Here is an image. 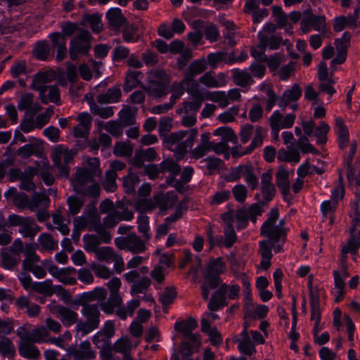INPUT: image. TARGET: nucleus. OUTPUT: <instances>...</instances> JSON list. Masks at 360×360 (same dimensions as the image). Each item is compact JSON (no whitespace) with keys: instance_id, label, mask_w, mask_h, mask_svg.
<instances>
[{"instance_id":"5701e85b","label":"nucleus","mask_w":360,"mask_h":360,"mask_svg":"<svg viewBox=\"0 0 360 360\" xmlns=\"http://www.w3.org/2000/svg\"><path fill=\"white\" fill-rule=\"evenodd\" d=\"M78 124L73 128V135L75 138L86 139L89 134L92 119L86 112H82L77 117Z\"/></svg>"},{"instance_id":"f8f14e48","label":"nucleus","mask_w":360,"mask_h":360,"mask_svg":"<svg viewBox=\"0 0 360 360\" xmlns=\"http://www.w3.org/2000/svg\"><path fill=\"white\" fill-rule=\"evenodd\" d=\"M226 271V264L222 257L212 258L206 266L205 278L209 282L212 288H217L221 283L220 274Z\"/></svg>"},{"instance_id":"423d86ee","label":"nucleus","mask_w":360,"mask_h":360,"mask_svg":"<svg viewBox=\"0 0 360 360\" xmlns=\"http://www.w3.org/2000/svg\"><path fill=\"white\" fill-rule=\"evenodd\" d=\"M262 213V207L257 203H254L247 209L229 211L222 214L221 216H227L231 221V225L233 226L236 222V229L241 230L247 227L249 219L255 223L257 217L261 216Z\"/></svg>"},{"instance_id":"4c0bfd02","label":"nucleus","mask_w":360,"mask_h":360,"mask_svg":"<svg viewBox=\"0 0 360 360\" xmlns=\"http://www.w3.org/2000/svg\"><path fill=\"white\" fill-rule=\"evenodd\" d=\"M266 134V130L261 126H256L255 128L254 136L251 144L239 154V156L252 153L255 148H259L263 144V139Z\"/></svg>"},{"instance_id":"f03ea898","label":"nucleus","mask_w":360,"mask_h":360,"mask_svg":"<svg viewBox=\"0 0 360 360\" xmlns=\"http://www.w3.org/2000/svg\"><path fill=\"white\" fill-rule=\"evenodd\" d=\"M206 68L207 62L205 59L194 60L188 66V71L184 77V82H191L193 84L188 88V94L198 100L190 103V108L195 110L200 108L204 96L202 88L194 77L204 72Z\"/></svg>"},{"instance_id":"dca6fc26","label":"nucleus","mask_w":360,"mask_h":360,"mask_svg":"<svg viewBox=\"0 0 360 360\" xmlns=\"http://www.w3.org/2000/svg\"><path fill=\"white\" fill-rule=\"evenodd\" d=\"M91 36L89 32L82 31L75 37L70 45V56L72 60L88 53L91 48Z\"/></svg>"},{"instance_id":"412c9836","label":"nucleus","mask_w":360,"mask_h":360,"mask_svg":"<svg viewBox=\"0 0 360 360\" xmlns=\"http://www.w3.org/2000/svg\"><path fill=\"white\" fill-rule=\"evenodd\" d=\"M25 174H28L30 177H33L34 175L41 176L47 186H51L54 182V178L50 174V165L45 160L37 162L34 167L27 168Z\"/></svg>"},{"instance_id":"de8ad7c7","label":"nucleus","mask_w":360,"mask_h":360,"mask_svg":"<svg viewBox=\"0 0 360 360\" xmlns=\"http://www.w3.org/2000/svg\"><path fill=\"white\" fill-rule=\"evenodd\" d=\"M139 232L146 241L151 238V232L149 225V217L144 214H140L136 220Z\"/></svg>"},{"instance_id":"052dcab7","label":"nucleus","mask_w":360,"mask_h":360,"mask_svg":"<svg viewBox=\"0 0 360 360\" xmlns=\"http://www.w3.org/2000/svg\"><path fill=\"white\" fill-rule=\"evenodd\" d=\"M139 176L130 169L128 175L123 178V186L127 193H132L136 186L139 184Z\"/></svg>"},{"instance_id":"393cba45","label":"nucleus","mask_w":360,"mask_h":360,"mask_svg":"<svg viewBox=\"0 0 360 360\" xmlns=\"http://www.w3.org/2000/svg\"><path fill=\"white\" fill-rule=\"evenodd\" d=\"M227 81L224 73H219L215 75L213 72H207L199 78L198 83L202 84L207 88H219L226 85Z\"/></svg>"},{"instance_id":"aec40b11","label":"nucleus","mask_w":360,"mask_h":360,"mask_svg":"<svg viewBox=\"0 0 360 360\" xmlns=\"http://www.w3.org/2000/svg\"><path fill=\"white\" fill-rule=\"evenodd\" d=\"M295 117L294 113L283 115L278 110H275L269 117L271 129L281 130L282 129L291 128L295 123Z\"/></svg>"},{"instance_id":"13d9d810","label":"nucleus","mask_w":360,"mask_h":360,"mask_svg":"<svg viewBox=\"0 0 360 360\" xmlns=\"http://www.w3.org/2000/svg\"><path fill=\"white\" fill-rule=\"evenodd\" d=\"M119 118L124 126H130L134 124L135 113L130 107L125 106L120 111Z\"/></svg>"},{"instance_id":"f3484780","label":"nucleus","mask_w":360,"mask_h":360,"mask_svg":"<svg viewBox=\"0 0 360 360\" xmlns=\"http://www.w3.org/2000/svg\"><path fill=\"white\" fill-rule=\"evenodd\" d=\"M48 271L53 278L64 285H73L77 283V270L73 267L60 269L56 265H51Z\"/></svg>"},{"instance_id":"473e14b6","label":"nucleus","mask_w":360,"mask_h":360,"mask_svg":"<svg viewBox=\"0 0 360 360\" xmlns=\"http://www.w3.org/2000/svg\"><path fill=\"white\" fill-rule=\"evenodd\" d=\"M108 25L112 30H118L126 21L125 18L122 13V11L118 8H110L106 13Z\"/></svg>"},{"instance_id":"a18cd8bd","label":"nucleus","mask_w":360,"mask_h":360,"mask_svg":"<svg viewBox=\"0 0 360 360\" xmlns=\"http://www.w3.org/2000/svg\"><path fill=\"white\" fill-rule=\"evenodd\" d=\"M121 96V90L119 86H113L105 94L98 95L97 101L100 103H117Z\"/></svg>"},{"instance_id":"8fccbe9b","label":"nucleus","mask_w":360,"mask_h":360,"mask_svg":"<svg viewBox=\"0 0 360 360\" xmlns=\"http://www.w3.org/2000/svg\"><path fill=\"white\" fill-rule=\"evenodd\" d=\"M134 146L129 141H120L115 143L113 153L118 157L131 156Z\"/></svg>"},{"instance_id":"e433bc0d","label":"nucleus","mask_w":360,"mask_h":360,"mask_svg":"<svg viewBox=\"0 0 360 360\" xmlns=\"http://www.w3.org/2000/svg\"><path fill=\"white\" fill-rule=\"evenodd\" d=\"M228 285L225 283L221 284L218 290L212 297L208 308L211 311H217L219 307H222L225 302V294L227 293Z\"/></svg>"},{"instance_id":"4468645a","label":"nucleus","mask_w":360,"mask_h":360,"mask_svg":"<svg viewBox=\"0 0 360 360\" xmlns=\"http://www.w3.org/2000/svg\"><path fill=\"white\" fill-rule=\"evenodd\" d=\"M144 238H141L135 233L126 237H118L115 239V243L120 250L131 252L134 254L143 252L146 250Z\"/></svg>"},{"instance_id":"58836bf2","label":"nucleus","mask_w":360,"mask_h":360,"mask_svg":"<svg viewBox=\"0 0 360 360\" xmlns=\"http://www.w3.org/2000/svg\"><path fill=\"white\" fill-rule=\"evenodd\" d=\"M197 327V321L191 317L184 320H177L174 324V329L182 333L184 338L193 333Z\"/></svg>"},{"instance_id":"5fc2aeb1","label":"nucleus","mask_w":360,"mask_h":360,"mask_svg":"<svg viewBox=\"0 0 360 360\" xmlns=\"http://www.w3.org/2000/svg\"><path fill=\"white\" fill-rule=\"evenodd\" d=\"M32 290L46 296H51L53 294L52 281L46 279L42 282H34Z\"/></svg>"},{"instance_id":"9d476101","label":"nucleus","mask_w":360,"mask_h":360,"mask_svg":"<svg viewBox=\"0 0 360 360\" xmlns=\"http://www.w3.org/2000/svg\"><path fill=\"white\" fill-rule=\"evenodd\" d=\"M76 155L75 149H68L63 145H57L54 147L51 158L54 165L59 170L60 175L68 177L69 175V168L68 165Z\"/></svg>"},{"instance_id":"c9c22d12","label":"nucleus","mask_w":360,"mask_h":360,"mask_svg":"<svg viewBox=\"0 0 360 360\" xmlns=\"http://www.w3.org/2000/svg\"><path fill=\"white\" fill-rule=\"evenodd\" d=\"M201 330L206 333L213 345L217 346L222 342V338L220 333L216 328H212L207 319L202 317L201 319Z\"/></svg>"},{"instance_id":"20e7f679","label":"nucleus","mask_w":360,"mask_h":360,"mask_svg":"<svg viewBox=\"0 0 360 360\" xmlns=\"http://www.w3.org/2000/svg\"><path fill=\"white\" fill-rule=\"evenodd\" d=\"M279 212L277 208H272L268 214L266 220L261 227V235L267 238L271 242L285 240L286 229L285 221L278 219Z\"/></svg>"},{"instance_id":"3c124183","label":"nucleus","mask_w":360,"mask_h":360,"mask_svg":"<svg viewBox=\"0 0 360 360\" xmlns=\"http://www.w3.org/2000/svg\"><path fill=\"white\" fill-rule=\"evenodd\" d=\"M330 129L328 124L321 122L319 125L314 129V136L316 137V143L323 145L328 141L327 135Z\"/></svg>"},{"instance_id":"603ef678","label":"nucleus","mask_w":360,"mask_h":360,"mask_svg":"<svg viewBox=\"0 0 360 360\" xmlns=\"http://www.w3.org/2000/svg\"><path fill=\"white\" fill-rule=\"evenodd\" d=\"M49 202V199L46 193H35L28 204V207L31 211H35L39 207L46 206Z\"/></svg>"},{"instance_id":"69168bd1","label":"nucleus","mask_w":360,"mask_h":360,"mask_svg":"<svg viewBox=\"0 0 360 360\" xmlns=\"http://www.w3.org/2000/svg\"><path fill=\"white\" fill-rule=\"evenodd\" d=\"M248 165H238L232 169L229 174L228 179L229 181H236L242 177H245L248 170L250 169Z\"/></svg>"},{"instance_id":"bf43d9fd","label":"nucleus","mask_w":360,"mask_h":360,"mask_svg":"<svg viewBox=\"0 0 360 360\" xmlns=\"http://www.w3.org/2000/svg\"><path fill=\"white\" fill-rule=\"evenodd\" d=\"M84 20L89 24L91 30L96 33L101 32L103 27L101 15L98 13L89 14L84 16Z\"/></svg>"},{"instance_id":"1a4fd4ad","label":"nucleus","mask_w":360,"mask_h":360,"mask_svg":"<svg viewBox=\"0 0 360 360\" xmlns=\"http://www.w3.org/2000/svg\"><path fill=\"white\" fill-rule=\"evenodd\" d=\"M8 222L10 226H18V233L23 238H29L32 240L41 230L40 226L37 224L35 221L28 217L13 214L8 216Z\"/></svg>"},{"instance_id":"49530a36","label":"nucleus","mask_w":360,"mask_h":360,"mask_svg":"<svg viewBox=\"0 0 360 360\" xmlns=\"http://www.w3.org/2000/svg\"><path fill=\"white\" fill-rule=\"evenodd\" d=\"M37 243L40 251H51L58 248V242L47 233H43L39 236Z\"/></svg>"},{"instance_id":"e2e57ef3","label":"nucleus","mask_w":360,"mask_h":360,"mask_svg":"<svg viewBox=\"0 0 360 360\" xmlns=\"http://www.w3.org/2000/svg\"><path fill=\"white\" fill-rule=\"evenodd\" d=\"M96 258L100 261L110 262L117 255L112 248L102 247L95 253Z\"/></svg>"},{"instance_id":"338daca9","label":"nucleus","mask_w":360,"mask_h":360,"mask_svg":"<svg viewBox=\"0 0 360 360\" xmlns=\"http://www.w3.org/2000/svg\"><path fill=\"white\" fill-rule=\"evenodd\" d=\"M151 284L150 278L147 276H143L134 283L131 288V293H142Z\"/></svg>"},{"instance_id":"cd10ccee","label":"nucleus","mask_w":360,"mask_h":360,"mask_svg":"<svg viewBox=\"0 0 360 360\" xmlns=\"http://www.w3.org/2000/svg\"><path fill=\"white\" fill-rule=\"evenodd\" d=\"M40 259L38 255H34L30 259H24L22 262L23 269L30 271L37 278H43L46 276V271L43 266L39 265Z\"/></svg>"},{"instance_id":"4d7b16f0","label":"nucleus","mask_w":360,"mask_h":360,"mask_svg":"<svg viewBox=\"0 0 360 360\" xmlns=\"http://www.w3.org/2000/svg\"><path fill=\"white\" fill-rule=\"evenodd\" d=\"M347 166V179L351 184L359 185L360 184V161H356L353 166L351 163Z\"/></svg>"},{"instance_id":"72a5a7b5","label":"nucleus","mask_w":360,"mask_h":360,"mask_svg":"<svg viewBox=\"0 0 360 360\" xmlns=\"http://www.w3.org/2000/svg\"><path fill=\"white\" fill-rule=\"evenodd\" d=\"M39 92V98L43 103L47 104L51 102L58 105L60 104V95L57 86L49 85Z\"/></svg>"},{"instance_id":"a878e982","label":"nucleus","mask_w":360,"mask_h":360,"mask_svg":"<svg viewBox=\"0 0 360 360\" xmlns=\"http://www.w3.org/2000/svg\"><path fill=\"white\" fill-rule=\"evenodd\" d=\"M276 184L285 200L290 198V184L289 172L283 167H279L276 174Z\"/></svg>"},{"instance_id":"c756f323","label":"nucleus","mask_w":360,"mask_h":360,"mask_svg":"<svg viewBox=\"0 0 360 360\" xmlns=\"http://www.w3.org/2000/svg\"><path fill=\"white\" fill-rule=\"evenodd\" d=\"M237 342H238V349L240 353L251 356L256 352L254 343L250 340L249 332L246 325L244 326V328L240 333V338L238 339Z\"/></svg>"},{"instance_id":"774afa93","label":"nucleus","mask_w":360,"mask_h":360,"mask_svg":"<svg viewBox=\"0 0 360 360\" xmlns=\"http://www.w3.org/2000/svg\"><path fill=\"white\" fill-rule=\"evenodd\" d=\"M53 108L49 107L44 112L39 114L34 121L36 127L41 129L46 124L53 115Z\"/></svg>"},{"instance_id":"b1692460","label":"nucleus","mask_w":360,"mask_h":360,"mask_svg":"<svg viewBox=\"0 0 360 360\" xmlns=\"http://www.w3.org/2000/svg\"><path fill=\"white\" fill-rule=\"evenodd\" d=\"M333 129L337 136L339 147L341 149L347 148L349 144V131L341 117L335 118Z\"/></svg>"},{"instance_id":"09e8293b","label":"nucleus","mask_w":360,"mask_h":360,"mask_svg":"<svg viewBox=\"0 0 360 360\" xmlns=\"http://www.w3.org/2000/svg\"><path fill=\"white\" fill-rule=\"evenodd\" d=\"M338 203L335 201L326 200L323 202L321 205V210L323 214V217L324 219H329V224H332L333 223V214L337 208Z\"/></svg>"},{"instance_id":"ea45409f","label":"nucleus","mask_w":360,"mask_h":360,"mask_svg":"<svg viewBox=\"0 0 360 360\" xmlns=\"http://www.w3.org/2000/svg\"><path fill=\"white\" fill-rule=\"evenodd\" d=\"M34 344L20 340L18 345L20 355L27 359H37L40 356V352Z\"/></svg>"},{"instance_id":"a19ab883","label":"nucleus","mask_w":360,"mask_h":360,"mask_svg":"<svg viewBox=\"0 0 360 360\" xmlns=\"http://www.w3.org/2000/svg\"><path fill=\"white\" fill-rule=\"evenodd\" d=\"M246 57L247 55L237 59L230 60L227 57V53L224 52H217L210 53L207 56V62L212 67L215 68L223 61L226 63L231 64L234 62H242L246 58Z\"/></svg>"},{"instance_id":"6ab92c4d","label":"nucleus","mask_w":360,"mask_h":360,"mask_svg":"<svg viewBox=\"0 0 360 360\" xmlns=\"http://www.w3.org/2000/svg\"><path fill=\"white\" fill-rule=\"evenodd\" d=\"M333 274L334 276L335 301L339 302L344 297L345 280L349 276L347 264H342L340 269L333 271Z\"/></svg>"},{"instance_id":"7ed1b4c3","label":"nucleus","mask_w":360,"mask_h":360,"mask_svg":"<svg viewBox=\"0 0 360 360\" xmlns=\"http://www.w3.org/2000/svg\"><path fill=\"white\" fill-rule=\"evenodd\" d=\"M356 205L354 207V213L351 215L353 225L350 229V236L348 240L341 245L342 264H347L348 254L352 255V259L356 260L360 247V213L357 212Z\"/></svg>"},{"instance_id":"0e129e2a","label":"nucleus","mask_w":360,"mask_h":360,"mask_svg":"<svg viewBox=\"0 0 360 360\" xmlns=\"http://www.w3.org/2000/svg\"><path fill=\"white\" fill-rule=\"evenodd\" d=\"M49 45L46 41H39L34 48V53L35 56L41 60H45L49 54Z\"/></svg>"},{"instance_id":"f704fd0d","label":"nucleus","mask_w":360,"mask_h":360,"mask_svg":"<svg viewBox=\"0 0 360 360\" xmlns=\"http://www.w3.org/2000/svg\"><path fill=\"white\" fill-rule=\"evenodd\" d=\"M53 45L57 48L56 59L58 61L63 60L67 55L66 39L59 32H53L49 34Z\"/></svg>"},{"instance_id":"c85d7f7f","label":"nucleus","mask_w":360,"mask_h":360,"mask_svg":"<svg viewBox=\"0 0 360 360\" xmlns=\"http://www.w3.org/2000/svg\"><path fill=\"white\" fill-rule=\"evenodd\" d=\"M164 198L162 195H155L153 198L139 199L134 205V208L143 214L145 212H150L156 207H161L160 201Z\"/></svg>"},{"instance_id":"ddd939ff","label":"nucleus","mask_w":360,"mask_h":360,"mask_svg":"<svg viewBox=\"0 0 360 360\" xmlns=\"http://www.w3.org/2000/svg\"><path fill=\"white\" fill-rule=\"evenodd\" d=\"M16 333L21 341L39 343L46 340L49 333L44 326L32 328L30 324H25L16 330Z\"/></svg>"},{"instance_id":"6e6d98bb","label":"nucleus","mask_w":360,"mask_h":360,"mask_svg":"<svg viewBox=\"0 0 360 360\" xmlns=\"http://www.w3.org/2000/svg\"><path fill=\"white\" fill-rule=\"evenodd\" d=\"M192 85L191 82H184V79L180 82L173 84L170 98L176 103V100L184 94L185 89L188 92V88Z\"/></svg>"},{"instance_id":"c03bdc74","label":"nucleus","mask_w":360,"mask_h":360,"mask_svg":"<svg viewBox=\"0 0 360 360\" xmlns=\"http://www.w3.org/2000/svg\"><path fill=\"white\" fill-rule=\"evenodd\" d=\"M51 78L52 75L48 72H39L34 76L30 87L40 91L48 86L47 84L51 81Z\"/></svg>"},{"instance_id":"a211bd4d","label":"nucleus","mask_w":360,"mask_h":360,"mask_svg":"<svg viewBox=\"0 0 360 360\" xmlns=\"http://www.w3.org/2000/svg\"><path fill=\"white\" fill-rule=\"evenodd\" d=\"M275 26L272 24L266 25L262 30L259 32L258 37L262 45L271 50L277 49L281 43L282 39L278 36L274 35Z\"/></svg>"},{"instance_id":"37998d69","label":"nucleus","mask_w":360,"mask_h":360,"mask_svg":"<svg viewBox=\"0 0 360 360\" xmlns=\"http://www.w3.org/2000/svg\"><path fill=\"white\" fill-rule=\"evenodd\" d=\"M72 356L76 359L82 358L84 359H93L95 358V352L91 348V344L89 341L86 340L79 345L77 349L71 353Z\"/></svg>"},{"instance_id":"7c9ffc66","label":"nucleus","mask_w":360,"mask_h":360,"mask_svg":"<svg viewBox=\"0 0 360 360\" xmlns=\"http://www.w3.org/2000/svg\"><path fill=\"white\" fill-rule=\"evenodd\" d=\"M310 288L311 320L314 322L321 321V311L319 307V297L316 289L312 288L311 278L309 281Z\"/></svg>"},{"instance_id":"bb28decb","label":"nucleus","mask_w":360,"mask_h":360,"mask_svg":"<svg viewBox=\"0 0 360 360\" xmlns=\"http://www.w3.org/2000/svg\"><path fill=\"white\" fill-rule=\"evenodd\" d=\"M302 89L299 84H295L290 89H286L278 100L280 107L285 108L291 103H295L302 96Z\"/></svg>"},{"instance_id":"2eb2a0df","label":"nucleus","mask_w":360,"mask_h":360,"mask_svg":"<svg viewBox=\"0 0 360 360\" xmlns=\"http://www.w3.org/2000/svg\"><path fill=\"white\" fill-rule=\"evenodd\" d=\"M49 311L60 320L62 323L70 327L75 323H78V314L69 307L57 304L55 301L51 302L47 304Z\"/></svg>"},{"instance_id":"2f4dec72","label":"nucleus","mask_w":360,"mask_h":360,"mask_svg":"<svg viewBox=\"0 0 360 360\" xmlns=\"http://www.w3.org/2000/svg\"><path fill=\"white\" fill-rule=\"evenodd\" d=\"M221 219L225 224L224 227V247L226 248H231L237 241V234L231 225V221L227 216H221Z\"/></svg>"},{"instance_id":"79ce46f5","label":"nucleus","mask_w":360,"mask_h":360,"mask_svg":"<svg viewBox=\"0 0 360 360\" xmlns=\"http://www.w3.org/2000/svg\"><path fill=\"white\" fill-rule=\"evenodd\" d=\"M233 79L235 84L241 87H246L254 82L251 74L247 70L239 69L232 70Z\"/></svg>"},{"instance_id":"f257e3e1","label":"nucleus","mask_w":360,"mask_h":360,"mask_svg":"<svg viewBox=\"0 0 360 360\" xmlns=\"http://www.w3.org/2000/svg\"><path fill=\"white\" fill-rule=\"evenodd\" d=\"M75 224L79 228L89 226V230L96 232L99 237L93 234L83 236V248L88 252L96 253L101 243H109L112 239L111 234L102 226L100 217L94 207H89L82 217L75 219Z\"/></svg>"},{"instance_id":"864d4df0","label":"nucleus","mask_w":360,"mask_h":360,"mask_svg":"<svg viewBox=\"0 0 360 360\" xmlns=\"http://www.w3.org/2000/svg\"><path fill=\"white\" fill-rule=\"evenodd\" d=\"M277 159L281 162L297 163L300 161V155L297 150L281 149L278 150Z\"/></svg>"},{"instance_id":"9b49d317","label":"nucleus","mask_w":360,"mask_h":360,"mask_svg":"<svg viewBox=\"0 0 360 360\" xmlns=\"http://www.w3.org/2000/svg\"><path fill=\"white\" fill-rule=\"evenodd\" d=\"M148 94L155 97H160L166 94L170 76L164 70H154L148 73Z\"/></svg>"},{"instance_id":"39448f33","label":"nucleus","mask_w":360,"mask_h":360,"mask_svg":"<svg viewBox=\"0 0 360 360\" xmlns=\"http://www.w3.org/2000/svg\"><path fill=\"white\" fill-rule=\"evenodd\" d=\"M198 134L197 129L181 130L170 134L165 139L169 148L179 156L184 155L193 145Z\"/></svg>"},{"instance_id":"0eeeda50","label":"nucleus","mask_w":360,"mask_h":360,"mask_svg":"<svg viewBox=\"0 0 360 360\" xmlns=\"http://www.w3.org/2000/svg\"><path fill=\"white\" fill-rule=\"evenodd\" d=\"M81 313L86 319L85 321H79L75 329L82 335H85L98 328L100 323V311L95 304H84Z\"/></svg>"},{"instance_id":"6e6552de","label":"nucleus","mask_w":360,"mask_h":360,"mask_svg":"<svg viewBox=\"0 0 360 360\" xmlns=\"http://www.w3.org/2000/svg\"><path fill=\"white\" fill-rule=\"evenodd\" d=\"M91 174L86 171H80L76 173L75 177L72 179V185L74 190L80 194L89 195L94 198L100 195L99 185L92 181Z\"/></svg>"},{"instance_id":"4be33fe9","label":"nucleus","mask_w":360,"mask_h":360,"mask_svg":"<svg viewBox=\"0 0 360 360\" xmlns=\"http://www.w3.org/2000/svg\"><path fill=\"white\" fill-rule=\"evenodd\" d=\"M325 17L323 15H315L311 13H307L301 21V29L306 34L313 27L319 32H323L326 27Z\"/></svg>"},{"instance_id":"680f3d73","label":"nucleus","mask_w":360,"mask_h":360,"mask_svg":"<svg viewBox=\"0 0 360 360\" xmlns=\"http://www.w3.org/2000/svg\"><path fill=\"white\" fill-rule=\"evenodd\" d=\"M141 73L139 71H130L126 76V82L124 85V90L126 91H131L133 88L136 87L139 83V77Z\"/></svg>"}]
</instances>
